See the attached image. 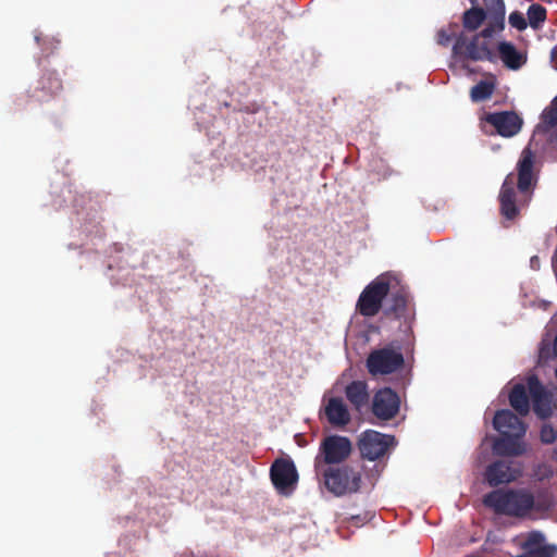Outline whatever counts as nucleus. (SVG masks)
Returning a JSON list of instances; mask_svg holds the SVG:
<instances>
[{
    "label": "nucleus",
    "mask_w": 557,
    "mask_h": 557,
    "mask_svg": "<svg viewBox=\"0 0 557 557\" xmlns=\"http://www.w3.org/2000/svg\"><path fill=\"white\" fill-rule=\"evenodd\" d=\"M483 504L497 515L521 518L525 517L533 508L549 509L553 502L548 496L539 497L535 502L533 494L525 488H498L484 495Z\"/></svg>",
    "instance_id": "f257e3e1"
},
{
    "label": "nucleus",
    "mask_w": 557,
    "mask_h": 557,
    "mask_svg": "<svg viewBox=\"0 0 557 557\" xmlns=\"http://www.w3.org/2000/svg\"><path fill=\"white\" fill-rule=\"evenodd\" d=\"M366 468L360 462H349L335 467H326L317 474L323 478L325 488L334 496L356 494L362 484Z\"/></svg>",
    "instance_id": "f03ea898"
},
{
    "label": "nucleus",
    "mask_w": 557,
    "mask_h": 557,
    "mask_svg": "<svg viewBox=\"0 0 557 557\" xmlns=\"http://www.w3.org/2000/svg\"><path fill=\"white\" fill-rule=\"evenodd\" d=\"M494 33L495 28L492 25H487L471 38L461 33L456 37L453 46V55L460 61L495 62L496 54L492 47V36Z\"/></svg>",
    "instance_id": "7ed1b4c3"
},
{
    "label": "nucleus",
    "mask_w": 557,
    "mask_h": 557,
    "mask_svg": "<svg viewBox=\"0 0 557 557\" xmlns=\"http://www.w3.org/2000/svg\"><path fill=\"white\" fill-rule=\"evenodd\" d=\"M352 450L351 442L346 436L329 435L320 443L314 458V470L321 471L326 467L344 465Z\"/></svg>",
    "instance_id": "20e7f679"
},
{
    "label": "nucleus",
    "mask_w": 557,
    "mask_h": 557,
    "mask_svg": "<svg viewBox=\"0 0 557 557\" xmlns=\"http://www.w3.org/2000/svg\"><path fill=\"white\" fill-rule=\"evenodd\" d=\"M405 364L401 347L397 343L372 350L366 361V367L371 375H385L400 370Z\"/></svg>",
    "instance_id": "39448f33"
},
{
    "label": "nucleus",
    "mask_w": 557,
    "mask_h": 557,
    "mask_svg": "<svg viewBox=\"0 0 557 557\" xmlns=\"http://www.w3.org/2000/svg\"><path fill=\"white\" fill-rule=\"evenodd\" d=\"M389 276L379 275L361 292L356 305L357 311L367 318L376 315L382 309L383 300L389 294Z\"/></svg>",
    "instance_id": "423d86ee"
},
{
    "label": "nucleus",
    "mask_w": 557,
    "mask_h": 557,
    "mask_svg": "<svg viewBox=\"0 0 557 557\" xmlns=\"http://www.w3.org/2000/svg\"><path fill=\"white\" fill-rule=\"evenodd\" d=\"M394 444L395 437L393 435L368 430L361 434L358 441V448L362 459L375 461L385 456Z\"/></svg>",
    "instance_id": "0eeeda50"
},
{
    "label": "nucleus",
    "mask_w": 557,
    "mask_h": 557,
    "mask_svg": "<svg viewBox=\"0 0 557 557\" xmlns=\"http://www.w3.org/2000/svg\"><path fill=\"white\" fill-rule=\"evenodd\" d=\"M270 478L280 494L289 495L297 485L298 472L293 460L278 458L270 468Z\"/></svg>",
    "instance_id": "6e6552de"
},
{
    "label": "nucleus",
    "mask_w": 557,
    "mask_h": 557,
    "mask_svg": "<svg viewBox=\"0 0 557 557\" xmlns=\"http://www.w3.org/2000/svg\"><path fill=\"white\" fill-rule=\"evenodd\" d=\"M383 314L387 319L401 321V324L406 326V331L411 329L414 311L413 307L410 305L409 295L404 288H399L391 294Z\"/></svg>",
    "instance_id": "1a4fd4ad"
},
{
    "label": "nucleus",
    "mask_w": 557,
    "mask_h": 557,
    "mask_svg": "<svg viewBox=\"0 0 557 557\" xmlns=\"http://www.w3.org/2000/svg\"><path fill=\"white\" fill-rule=\"evenodd\" d=\"M63 83L59 74L51 69H44L41 75L28 90L29 97L38 102H46L59 95Z\"/></svg>",
    "instance_id": "9d476101"
},
{
    "label": "nucleus",
    "mask_w": 557,
    "mask_h": 557,
    "mask_svg": "<svg viewBox=\"0 0 557 557\" xmlns=\"http://www.w3.org/2000/svg\"><path fill=\"white\" fill-rule=\"evenodd\" d=\"M522 475V467L512 460H496L487 466L484 479L492 487L516 481Z\"/></svg>",
    "instance_id": "9b49d317"
},
{
    "label": "nucleus",
    "mask_w": 557,
    "mask_h": 557,
    "mask_svg": "<svg viewBox=\"0 0 557 557\" xmlns=\"http://www.w3.org/2000/svg\"><path fill=\"white\" fill-rule=\"evenodd\" d=\"M400 408L399 395L391 387L379 389L372 399L373 414L383 421L392 420L397 416Z\"/></svg>",
    "instance_id": "f8f14e48"
},
{
    "label": "nucleus",
    "mask_w": 557,
    "mask_h": 557,
    "mask_svg": "<svg viewBox=\"0 0 557 557\" xmlns=\"http://www.w3.org/2000/svg\"><path fill=\"white\" fill-rule=\"evenodd\" d=\"M527 384L534 413L541 419L549 418L553 413L550 393L546 391L536 375H530L527 379Z\"/></svg>",
    "instance_id": "ddd939ff"
},
{
    "label": "nucleus",
    "mask_w": 557,
    "mask_h": 557,
    "mask_svg": "<svg viewBox=\"0 0 557 557\" xmlns=\"http://www.w3.org/2000/svg\"><path fill=\"white\" fill-rule=\"evenodd\" d=\"M485 122L492 125L503 137L516 135L522 126L521 117L511 111L488 113L485 116Z\"/></svg>",
    "instance_id": "4468645a"
},
{
    "label": "nucleus",
    "mask_w": 557,
    "mask_h": 557,
    "mask_svg": "<svg viewBox=\"0 0 557 557\" xmlns=\"http://www.w3.org/2000/svg\"><path fill=\"white\" fill-rule=\"evenodd\" d=\"M493 426L502 435L524 436L527 432L525 423L509 409L496 411Z\"/></svg>",
    "instance_id": "2eb2a0df"
},
{
    "label": "nucleus",
    "mask_w": 557,
    "mask_h": 557,
    "mask_svg": "<svg viewBox=\"0 0 557 557\" xmlns=\"http://www.w3.org/2000/svg\"><path fill=\"white\" fill-rule=\"evenodd\" d=\"M499 205H500V214L506 220H513L519 214V209L516 203V190L513 187L512 180L508 176L500 188L498 196Z\"/></svg>",
    "instance_id": "dca6fc26"
},
{
    "label": "nucleus",
    "mask_w": 557,
    "mask_h": 557,
    "mask_svg": "<svg viewBox=\"0 0 557 557\" xmlns=\"http://www.w3.org/2000/svg\"><path fill=\"white\" fill-rule=\"evenodd\" d=\"M324 414L333 426L343 428L350 422V413L341 397H331L324 408Z\"/></svg>",
    "instance_id": "f3484780"
},
{
    "label": "nucleus",
    "mask_w": 557,
    "mask_h": 557,
    "mask_svg": "<svg viewBox=\"0 0 557 557\" xmlns=\"http://www.w3.org/2000/svg\"><path fill=\"white\" fill-rule=\"evenodd\" d=\"M543 535L533 532L524 543V553L519 557H556L557 547L554 545H543Z\"/></svg>",
    "instance_id": "a211bd4d"
},
{
    "label": "nucleus",
    "mask_w": 557,
    "mask_h": 557,
    "mask_svg": "<svg viewBox=\"0 0 557 557\" xmlns=\"http://www.w3.org/2000/svg\"><path fill=\"white\" fill-rule=\"evenodd\" d=\"M523 436L502 435L493 443V451L497 456H521L525 451V446L520 440Z\"/></svg>",
    "instance_id": "6ab92c4d"
},
{
    "label": "nucleus",
    "mask_w": 557,
    "mask_h": 557,
    "mask_svg": "<svg viewBox=\"0 0 557 557\" xmlns=\"http://www.w3.org/2000/svg\"><path fill=\"white\" fill-rule=\"evenodd\" d=\"M533 164L534 156L525 148L518 162V188L521 193L528 191L531 187Z\"/></svg>",
    "instance_id": "aec40b11"
},
{
    "label": "nucleus",
    "mask_w": 557,
    "mask_h": 557,
    "mask_svg": "<svg viewBox=\"0 0 557 557\" xmlns=\"http://www.w3.org/2000/svg\"><path fill=\"white\" fill-rule=\"evenodd\" d=\"M345 395L354 409L360 411L369 403L368 384L364 381H352L345 387Z\"/></svg>",
    "instance_id": "412c9836"
},
{
    "label": "nucleus",
    "mask_w": 557,
    "mask_h": 557,
    "mask_svg": "<svg viewBox=\"0 0 557 557\" xmlns=\"http://www.w3.org/2000/svg\"><path fill=\"white\" fill-rule=\"evenodd\" d=\"M497 49L500 60L510 70H519L527 61V58L511 42L502 41Z\"/></svg>",
    "instance_id": "4be33fe9"
},
{
    "label": "nucleus",
    "mask_w": 557,
    "mask_h": 557,
    "mask_svg": "<svg viewBox=\"0 0 557 557\" xmlns=\"http://www.w3.org/2000/svg\"><path fill=\"white\" fill-rule=\"evenodd\" d=\"M529 395L528 386L522 383L515 384L509 393V404L520 416H527L530 411Z\"/></svg>",
    "instance_id": "5701e85b"
},
{
    "label": "nucleus",
    "mask_w": 557,
    "mask_h": 557,
    "mask_svg": "<svg viewBox=\"0 0 557 557\" xmlns=\"http://www.w3.org/2000/svg\"><path fill=\"white\" fill-rule=\"evenodd\" d=\"M484 3L490 13V24L496 30H502L505 27V2L504 0H484Z\"/></svg>",
    "instance_id": "b1692460"
},
{
    "label": "nucleus",
    "mask_w": 557,
    "mask_h": 557,
    "mask_svg": "<svg viewBox=\"0 0 557 557\" xmlns=\"http://www.w3.org/2000/svg\"><path fill=\"white\" fill-rule=\"evenodd\" d=\"M486 11L483 8L472 7L465 11L462 15V25L465 29L473 32L476 30L485 21Z\"/></svg>",
    "instance_id": "393cba45"
},
{
    "label": "nucleus",
    "mask_w": 557,
    "mask_h": 557,
    "mask_svg": "<svg viewBox=\"0 0 557 557\" xmlns=\"http://www.w3.org/2000/svg\"><path fill=\"white\" fill-rule=\"evenodd\" d=\"M495 89V83L492 81H480L471 88L470 97L474 102L484 101L492 97Z\"/></svg>",
    "instance_id": "a878e982"
},
{
    "label": "nucleus",
    "mask_w": 557,
    "mask_h": 557,
    "mask_svg": "<svg viewBox=\"0 0 557 557\" xmlns=\"http://www.w3.org/2000/svg\"><path fill=\"white\" fill-rule=\"evenodd\" d=\"M528 20L532 28L536 29L546 20V9L537 3H533L528 9Z\"/></svg>",
    "instance_id": "bb28decb"
},
{
    "label": "nucleus",
    "mask_w": 557,
    "mask_h": 557,
    "mask_svg": "<svg viewBox=\"0 0 557 557\" xmlns=\"http://www.w3.org/2000/svg\"><path fill=\"white\" fill-rule=\"evenodd\" d=\"M457 28L458 24L456 23L449 24L448 29L441 28L437 32V44L443 47H447L450 44L451 39L456 36Z\"/></svg>",
    "instance_id": "cd10ccee"
},
{
    "label": "nucleus",
    "mask_w": 557,
    "mask_h": 557,
    "mask_svg": "<svg viewBox=\"0 0 557 557\" xmlns=\"http://www.w3.org/2000/svg\"><path fill=\"white\" fill-rule=\"evenodd\" d=\"M540 441L545 445L554 444L557 441V430L550 423H543L540 431Z\"/></svg>",
    "instance_id": "c85d7f7f"
},
{
    "label": "nucleus",
    "mask_w": 557,
    "mask_h": 557,
    "mask_svg": "<svg viewBox=\"0 0 557 557\" xmlns=\"http://www.w3.org/2000/svg\"><path fill=\"white\" fill-rule=\"evenodd\" d=\"M508 22L511 27L517 28L518 30H524L528 26V22L523 13L519 11L511 12L508 17Z\"/></svg>",
    "instance_id": "c756f323"
},
{
    "label": "nucleus",
    "mask_w": 557,
    "mask_h": 557,
    "mask_svg": "<svg viewBox=\"0 0 557 557\" xmlns=\"http://www.w3.org/2000/svg\"><path fill=\"white\" fill-rule=\"evenodd\" d=\"M543 123L549 127L557 125V106L553 103L550 109H547L542 114Z\"/></svg>",
    "instance_id": "7c9ffc66"
},
{
    "label": "nucleus",
    "mask_w": 557,
    "mask_h": 557,
    "mask_svg": "<svg viewBox=\"0 0 557 557\" xmlns=\"http://www.w3.org/2000/svg\"><path fill=\"white\" fill-rule=\"evenodd\" d=\"M382 469H383V468H382V467L380 468V466H379V465H374L375 474L373 473V471H371L370 473H367V478L372 479V478H374L375 475H379V474H380V472L382 471Z\"/></svg>",
    "instance_id": "2f4dec72"
},
{
    "label": "nucleus",
    "mask_w": 557,
    "mask_h": 557,
    "mask_svg": "<svg viewBox=\"0 0 557 557\" xmlns=\"http://www.w3.org/2000/svg\"><path fill=\"white\" fill-rule=\"evenodd\" d=\"M351 520H356L357 523H359V521H361L360 517L359 516H352L351 517Z\"/></svg>",
    "instance_id": "473e14b6"
},
{
    "label": "nucleus",
    "mask_w": 557,
    "mask_h": 557,
    "mask_svg": "<svg viewBox=\"0 0 557 557\" xmlns=\"http://www.w3.org/2000/svg\"><path fill=\"white\" fill-rule=\"evenodd\" d=\"M554 349L557 350V334H556V337L554 339Z\"/></svg>",
    "instance_id": "72a5a7b5"
},
{
    "label": "nucleus",
    "mask_w": 557,
    "mask_h": 557,
    "mask_svg": "<svg viewBox=\"0 0 557 557\" xmlns=\"http://www.w3.org/2000/svg\"><path fill=\"white\" fill-rule=\"evenodd\" d=\"M553 54L557 58V47L553 50Z\"/></svg>",
    "instance_id": "f704fd0d"
},
{
    "label": "nucleus",
    "mask_w": 557,
    "mask_h": 557,
    "mask_svg": "<svg viewBox=\"0 0 557 557\" xmlns=\"http://www.w3.org/2000/svg\"><path fill=\"white\" fill-rule=\"evenodd\" d=\"M35 39H36L37 42L40 41V37L38 35L35 36Z\"/></svg>",
    "instance_id": "c9c22d12"
},
{
    "label": "nucleus",
    "mask_w": 557,
    "mask_h": 557,
    "mask_svg": "<svg viewBox=\"0 0 557 557\" xmlns=\"http://www.w3.org/2000/svg\"><path fill=\"white\" fill-rule=\"evenodd\" d=\"M553 103L557 106V97L554 99Z\"/></svg>",
    "instance_id": "e433bc0d"
},
{
    "label": "nucleus",
    "mask_w": 557,
    "mask_h": 557,
    "mask_svg": "<svg viewBox=\"0 0 557 557\" xmlns=\"http://www.w3.org/2000/svg\"><path fill=\"white\" fill-rule=\"evenodd\" d=\"M472 4H475L476 0H470Z\"/></svg>",
    "instance_id": "4c0bfd02"
}]
</instances>
